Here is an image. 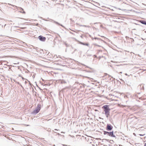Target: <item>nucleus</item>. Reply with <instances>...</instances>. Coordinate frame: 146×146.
<instances>
[{"label": "nucleus", "instance_id": "1", "mask_svg": "<svg viewBox=\"0 0 146 146\" xmlns=\"http://www.w3.org/2000/svg\"><path fill=\"white\" fill-rule=\"evenodd\" d=\"M102 108L104 109V111L105 112V114L107 118H108L110 115V110L109 108V106L108 105H105L103 106Z\"/></svg>", "mask_w": 146, "mask_h": 146}, {"label": "nucleus", "instance_id": "2", "mask_svg": "<svg viewBox=\"0 0 146 146\" xmlns=\"http://www.w3.org/2000/svg\"><path fill=\"white\" fill-rule=\"evenodd\" d=\"M104 135H108L111 136V137H115V135H113V131H112V132H109L107 131H104Z\"/></svg>", "mask_w": 146, "mask_h": 146}, {"label": "nucleus", "instance_id": "3", "mask_svg": "<svg viewBox=\"0 0 146 146\" xmlns=\"http://www.w3.org/2000/svg\"><path fill=\"white\" fill-rule=\"evenodd\" d=\"M40 104H38L36 109L33 111V113L36 114L38 113L40 110Z\"/></svg>", "mask_w": 146, "mask_h": 146}, {"label": "nucleus", "instance_id": "4", "mask_svg": "<svg viewBox=\"0 0 146 146\" xmlns=\"http://www.w3.org/2000/svg\"><path fill=\"white\" fill-rule=\"evenodd\" d=\"M38 38L41 41H44L45 40L46 38L45 37L43 36L40 35L38 37Z\"/></svg>", "mask_w": 146, "mask_h": 146}, {"label": "nucleus", "instance_id": "5", "mask_svg": "<svg viewBox=\"0 0 146 146\" xmlns=\"http://www.w3.org/2000/svg\"><path fill=\"white\" fill-rule=\"evenodd\" d=\"M113 128V127L110 124H108L106 127V130L108 131L111 130Z\"/></svg>", "mask_w": 146, "mask_h": 146}, {"label": "nucleus", "instance_id": "6", "mask_svg": "<svg viewBox=\"0 0 146 146\" xmlns=\"http://www.w3.org/2000/svg\"><path fill=\"white\" fill-rule=\"evenodd\" d=\"M140 22L142 24L146 25V21H141Z\"/></svg>", "mask_w": 146, "mask_h": 146}, {"label": "nucleus", "instance_id": "7", "mask_svg": "<svg viewBox=\"0 0 146 146\" xmlns=\"http://www.w3.org/2000/svg\"><path fill=\"white\" fill-rule=\"evenodd\" d=\"M82 44L83 45H86V46H88L89 45V44L88 43H82Z\"/></svg>", "mask_w": 146, "mask_h": 146}, {"label": "nucleus", "instance_id": "8", "mask_svg": "<svg viewBox=\"0 0 146 146\" xmlns=\"http://www.w3.org/2000/svg\"><path fill=\"white\" fill-rule=\"evenodd\" d=\"M8 5H11L12 6H13V7H17L16 6H15V5H11L10 4H9V3H8Z\"/></svg>", "mask_w": 146, "mask_h": 146}, {"label": "nucleus", "instance_id": "9", "mask_svg": "<svg viewBox=\"0 0 146 146\" xmlns=\"http://www.w3.org/2000/svg\"><path fill=\"white\" fill-rule=\"evenodd\" d=\"M81 26H83V27H89L88 26H86V25H81Z\"/></svg>", "mask_w": 146, "mask_h": 146}, {"label": "nucleus", "instance_id": "10", "mask_svg": "<svg viewBox=\"0 0 146 146\" xmlns=\"http://www.w3.org/2000/svg\"><path fill=\"white\" fill-rule=\"evenodd\" d=\"M54 22L55 23H56V24H58V25H60L58 22H56L55 21H54Z\"/></svg>", "mask_w": 146, "mask_h": 146}, {"label": "nucleus", "instance_id": "11", "mask_svg": "<svg viewBox=\"0 0 146 146\" xmlns=\"http://www.w3.org/2000/svg\"><path fill=\"white\" fill-rule=\"evenodd\" d=\"M145 135V134H139V135L141 136H143L144 135Z\"/></svg>", "mask_w": 146, "mask_h": 146}, {"label": "nucleus", "instance_id": "12", "mask_svg": "<svg viewBox=\"0 0 146 146\" xmlns=\"http://www.w3.org/2000/svg\"><path fill=\"white\" fill-rule=\"evenodd\" d=\"M19 8H20L21 9L22 11H23V8H21V7H19Z\"/></svg>", "mask_w": 146, "mask_h": 146}, {"label": "nucleus", "instance_id": "13", "mask_svg": "<svg viewBox=\"0 0 146 146\" xmlns=\"http://www.w3.org/2000/svg\"><path fill=\"white\" fill-rule=\"evenodd\" d=\"M142 88L143 89H144V86H143V85H142Z\"/></svg>", "mask_w": 146, "mask_h": 146}, {"label": "nucleus", "instance_id": "14", "mask_svg": "<svg viewBox=\"0 0 146 146\" xmlns=\"http://www.w3.org/2000/svg\"><path fill=\"white\" fill-rule=\"evenodd\" d=\"M22 13H23V14H25V11H23L22 12Z\"/></svg>", "mask_w": 146, "mask_h": 146}, {"label": "nucleus", "instance_id": "15", "mask_svg": "<svg viewBox=\"0 0 146 146\" xmlns=\"http://www.w3.org/2000/svg\"><path fill=\"white\" fill-rule=\"evenodd\" d=\"M18 84L19 85H20V84H20L19 82H18Z\"/></svg>", "mask_w": 146, "mask_h": 146}, {"label": "nucleus", "instance_id": "16", "mask_svg": "<svg viewBox=\"0 0 146 146\" xmlns=\"http://www.w3.org/2000/svg\"><path fill=\"white\" fill-rule=\"evenodd\" d=\"M20 85L22 87V88H23V87L21 85V84H20Z\"/></svg>", "mask_w": 146, "mask_h": 146}, {"label": "nucleus", "instance_id": "17", "mask_svg": "<svg viewBox=\"0 0 146 146\" xmlns=\"http://www.w3.org/2000/svg\"><path fill=\"white\" fill-rule=\"evenodd\" d=\"M54 130L55 131H57V129H54Z\"/></svg>", "mask_w": 146, "mask_h": 146}, {"label": "nucleus", "instance_id": "18", "mask_svg": "<svg viewBox=\"0 0 146 146\" xmlns=\"http://www.w3.org/2000/svg\"><path fill=\"white\" fill-rule=\"evenodd\" d=\"M54 130L55 131H57V129H54Z\"/></svg>", "mask_w": 146, "mask_h": 146}, {"label": "nucleus", "instance_id": "19", "mask_svg": "<svg viewBox=\"0 0 146 146\" xmlns=\"http://www.w3.org/2000/svg\"><path fill=\"white\" fill-rule=\"evenodd\" d=\"M144 146H146V143L145 144Z\"/></svg>", "mask_w": 146, "mask_h": 146}, {"label": "nucleus", "instance_id": "20", "mask_svg": "<svg viewBox=\"0 0 146 146\" xmlns=\"http://www.w3.org/2000/svg\"><path fill=\"white\" fill-rule=\"evenodd\" d=\"M125 74L126 75V76H127V75H127L126 73Z\"/></svg>", "mask_w": 146, "mask_h": 146}, {"label": "nucleus", "instance_id": "21", "mask_svg": "<svg viewBox=\"0 0 146 146\" xmlns=\"http://www.w3.org/2000/svg\"><path fill=\"white\" fill-rule=\"evenodd\" d=\"M1 27L2 28L3 27V25H2L1 26Z\"/></svg>", "mask_w": 146, "mask_h": 146}, {"label": "nucleus", "instance_id": "22", "mask_svg": "<svg viewBox=\"0 0 146 146\" xmlns=\"http://www.w3.org/2000/svg\"><path fill=\"white\" fill-rule=\"evenodd\" d=\"M22 78L23 80H24V78L23 77H22Z\"/></svg>", "mask_w": 146, "mask_h": 146}, {"label": "nucleus", "instance_id": "23", "mask_svg": "<svg viewBox=\"0 0 146 146\" xmlns=\"http://www.w3.org/2000/svg\"><path fill=\"white\" fill-rule=\"evenodd\" d=\"M119 73H121H121H122V72H119Z\"/></svg>", "mask_w": 146, "mask_h": 146}, {"label": "nucleus", "instance_id": "24", "mask_svg": "<svg viewBox=\"0 0 146 146\" xmlns=\"http://www.w3.org/2000/svg\"><path fill=\"white\" fill-rule=\"evenodd\" d=\"M95 38V39H98V38Z\"/></svg>", "mask_w": 146, "mask_h": 146}, {"label": "nucleus", "instance_id": "25", "mask_svg": "<svg viewBox=\"0 0 146 146\" xmlns=\"http://www.w3.org/2000/svg\"><path fill=\"white\" fill-rule=\"evenodd\" d=\"M61 25V26H62L63 27V26H62V25Z\"/></svg>", "mask_w": 146, "mask_h": 146}, {"label": "nucleus", "instance_id": "26", "mask_svg": "<svg viewBox=\"0 0 146 146\" xmlns=\"http://www.w3.org/2000/svg\"><path fill=\"white\" fill-rule=\"evenodd\" d=\"M142 86V85H140V86Z\"/></svg>", "mask_w": 146, "mask_h": 146}]
</instances>
